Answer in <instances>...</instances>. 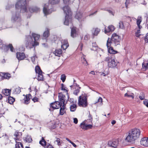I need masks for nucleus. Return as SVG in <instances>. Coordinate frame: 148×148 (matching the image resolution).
Returning a JSON list of instances; mask_svg holds the SVG:
<instances>
[{
	"mask_svg": "<svg viewBox=\"0 0 148 148\" xmlns=\"http://www.w3.org/2000/svg\"><path fill=\"white\" fill-rule=\"evenodd\" d=\"M108 12L110 14H111L113 16L114 15V12H113L111 10H108Z\"/></svg>",
	"mask_w": 148,
	"mask_h": 148,
	"instance_id": "680f3d73",
	"label": "nucleus"
},
{
	"mask_svg": "<svg viewBox=\"0 0 148 148\" xmlns=\"http://www.w3.org/2000/svg\"><path fill=\"white\" fill-rule=\"evenodd\" d=\"M60 0H49V2L51 4H54L58 3Z\"/></svg>",
	"mask_w": 148,
	"mask_h": 148,
	"instance_id": "e433bc0d",
	"label": "nucleus"
},
{
	"mask_svg": "<svg viewBox=\"0 0 148 148\" xmlns=\"http://www.w3.org/2000/svg\"><path fill=\"white\" fill-rule=\"evenodd\" d=\"M140 29H138L137 31L135 33V35L137 37H139L140 35Z\"/></svg>",
	"mask_w": 148,
	"mask_h": 148,
	"instance_id": "c03bdc74",
	"label": "nucleus"
},
{
	"mask_svg": "<svg viewBox=\"0 0 148 148\" xmlns=\"http://www.w3.org/2000/svg\"><path fill=\"white\" fill-rule=\"evenodd\" d=\"M82 60L83 62V64L85 65H87V61H86V59H85V58L84 56H83L82 58Z\"/></svg>",
	"mask_w": 148,
	"mask_h": 148,
	"instance_id": "79ce46f5",
	"label": "nucleus"
},
{
	"mask_svg": "<svg viewBox=\"0 0 148 148\" xmlns=\"http://www.w3.org/2000/svg\"><path fill=\"white\" fill-rule=\"evenodd\" d=\"M46 148H53V147L51 145H48L46 146Z\"/></svg>",
	"mask_w": 148,
	"mask_h": 148,
	"instance_id": "0e129e2a",
	"label": "nucleus"
},
{
	"mask_svg": "<svg viewBox=\"0 0 148 148\" xmlns=\"http://www.w3.org/2000/svg\"><path fill=\"white\" fill-rule=\"evenodd\" d=\"M39 143L43 146H44L46 145V142L44 138H42V139L40 141Z\"/></svg>",
	"mask_w": 148,
	"mask_h": 148,
	"instance_id": "4c0bfd02",
	"label": "nucleus"
},
{
	"mask_svg": "<svg viewBox=\"0 0 148 148\" xmlns=\"http://www.w3.org/2000/svg\"><path fill=\"white\" fill-rule=\"evenodd\" d=\"M56 138V141L58 145L59 146L61 144V142L60 139L57 138Z\"/></svg>",
	"mask_w": 148,
	"mask_h": 148,
	"instance_id": "49530a36",
	"label": "nucleus"
},
{
	"mask_svg": "<svg viewBox=\"0 0 148 148\" xmlns=\"http://www.w3.org/2000/svg\"><path fill=\"white\" fill-rule=\"evenodd\" d=\"M35 71L38 74L42 73V71L39 66H36L35 67Z\"/></svg>",
	"mask_w": 148,
	"mask_h": 148,
	"instance_id": "f704fd0d",
	"label": "nucleus"
},
{
	"mask_svg": "<svg viewBox=\"0 0 148 148\" xmlns=\"http://www.w3.org/2000/svg\"><path fill=\"white\" fill-rule=\"evenodd\" d=\"M112 42L110 38H108L107 41L106 45L108 49V52L110 54H115L118 53L116 51L113 49L112 47L111 46Z\"/></svg>",
	"mask_w": 148,
	"mask_h": 148,
	"instance_id": "1a4fd4ad",
	"label": "nucleus"
},
{
	"mask_svg": "<svg viewBox=\"0 0 148 148\" xmlns=\"http://www.w3.org/2000/svg\"><path fill=\"white\" fill-rule=\"evenodd\" d=\"M62 51L60 49H58L55 50L54 51L53 53L55 54L56 56H60L61 55Z\"/></svg>",
	"mask_w": 148,
	"mask_h": 148,
	"instance_id": "bb28decb",
	"label": "nucleus"
},
{
	"mask_svg": "<svg viewBox=\"0 0 148 148\" xmlns=\"http://www.w3.org/2000/svg\"><path fill=\"white\" fill-rule=\"evenodd\" d=\"M63 2H64V3L65 4H66L67 5L64 7L63 8H64V7H65L68 6V7L70 8L68 6V5L70 3V0H63Z\"/></svg>",
	"mask_w": 148,
	"mask_h": 148,
	"instance_id": "a19ab883",
	"label": "nucleus"
},
{
	"mask_svg": "<svg viewBox=\"0 0 148 148\" xmlns=\"http://www.w3.org/2000/svg\"><path fill=\"white\" fill-rule=\"evenodd\" d=\"M10 90L5 89L3 90L2 93L5 95L8 96L10 94Z\"/></svg>",
	"mask_w": 148,
	"mask_h": 148,
	"instance_id": "cd10ccee",
	"label": "nucleus"
},
{
	"mask_svg": "<svg viewBox=\"0 0 148 148\" xmlns=\"http://www.w3.org/2000/svg\"><path fill=\"white\" fill-rule=\"evenodd\" d=\"M65 105H63L61 106L60 111V115H63L65 112Z\"/></svg>",
	"mask_w": 148,
	"mask_h": 148,
	"instance_id": "a878e982",
	"label": "nucleus"
},
{
	"mask_svg": "<svg viewBox=\"0 0 148 148\" xmlns=\"http://www.w3.org/2000/svg\"><path fill=\"white\" fill-rule=\"evenodd\" d=\"M141 21L142 19L141 17H138L137 20L136 24L138 28L139 29H140L142 27V26L140 25V24Z\"/></svg>",
	"mask_w": 148,
	"mask_h": 148,
	"instance_id": "c85d7f7f",
	"label": "nucleus"
},
{
	"mask_svg": "<svg viewBox=\"0 0 148 148\" xmlns=\"http://www.w3.org/2000/svg\"><path fill=\"white\" fill-rule=\"evenodd\" d=\"M75 18L80 22L83 21L85 18L83 12L80 11L77 12L75 16Z\"/></svg>",
	"mask_w": 148,
	"mask_h": 148,
	"instance_id": "9b49d317",
	"label": "nucleus"
},
{
	"mask_svg": "<svg viewBox=\"0 0 148 148\" xmlns=\"http://www.w3.org/2000/svg\"><path fill=\"white\" fill-rule=\"evenodd\" d=\"M17 141H16V144L15 147L16 148H23L22 144L20 142H17Z\"/></svg>",
	"mask_w": 148,
	"mask_h": 148,
	"instance_id": "72a5a7b5",
	"label": "nucleus"
},
{
	"mask_svg": "<svg viewBox=\"0 0 148 148\" xmlns=\"http://www.w3.org/2000/svg\"><path fill=\"white\" fill-rule=\"evenodd\" d=\"M79 90L77 89L74 91V94L76 95H77V94L79 92Z\"/></svg>",
	"mask_w": 148,
	"mask_h": 148,
	"instance_id": "4d7b16f0",
	"label": "nucleus"
},
{
	"mask_svg": "<svg viewBox=\"0 0 148 148\" xmlns=\"http://www.w3.org/2000/svg\"><path fill=\"white\" fill-rule=\"evenodd\" d=\"M15 8L17 9H20L21 13L25 12L31 13L36 12L40 11L39 8L36 7L34 8L30 7L27 6L26 2V0H20L18 1L15 5Z\"/></svg>",
	"mask_w": 148,
	"mask_h": 148,
	"instance_id": "f257e3e1",
	"label": "nucleus"
},
{
	"mask_svg": "<svg viewBox=\"0 0 148 148\" xmlns=\"http://www.w3.org/2000/svg\"><path fill=\"white\" fill-rule=\"evenodd\" d=\"M16 57L18 60H22L24 59L25 57L24 53L17 52L16 53Z\"/></svg>",
	"mask_w": 148,
	"mask_h": 148,
	"instance_id": "412c9836",
	"label": "nucleus"
},
{
	"mask_svg": "<svg viewBox=\"0 0 148 148\" xmlns=\"http://www.w3.org/2000/svg\"><path fill=\"white\" fill-rule=\"evenodd\" d=\"M89 38V36L88 35H86L84 37V39L85 40H88Z\"/></svg>",
	"mask_w": 148,
	"mask_h": 148,
	"instance_id": "e2e57ef3",
	"label": "nucleus"
},
{
	"mask_svg": "<svg viewBox=\"0 0 148 148\" xmlns=\"http://www.w3.org/2000/svg\"><path fill=\"white\" fill-rule=\"evenodd\" d=\"M31 96L30 95H26L24 100V103L27 104L29 103L30 100L31 98Z\"/></svg>",
	"mask_w": 148,
	"mask_h": 148,
	"instance_id": "b1692460",
	"label": "nucleus"
},
{
	"mask_svg": "<svg viewBox=\"0 0 148 148\" xmlns=\"http://www.w3.org/2000/svg\"><path fill=\"white\" fill-rule=\"evenodd\" d=\"M144 104L148 107V100H145L143 101Z\"/></svg>",
	"mask_w": 148,
	"mask_h": 148,
	"instance_id": "3c124183",
	"label": "nucleus"
},
{
	"mask_svg": "<svg viewBox=\"0 0 148 148\" xmlns=\"http://www.w3.org/2000/svg\"><path fill=\"white\" fill-rule=\"evenodd\" d=\"M11 21L13 22L16 21L17 22L19 23L20 22L21 18L18 13H16L13 14L12 17Z\"/></svg>",
	"mask_w": 148,
	"mask_h": 148,
	"instance_id": "f8f14e48",
	"label": "nucleus"
},
{
	"mask_svg": "<svg viewBox=\"0 0 148 148\" xmlns=\"http://www.w3.org/2000/svg\"><path fill=\"white\" fill-rule=\"evenodd\" d=\"M42 73L38 74L37 79L38 81H43L44 79V77L42 75Z\"/></svg>",
	"mask_w": 148,
	"mask_h": 148,
	"instance_id": "473e14b6",
	"label": "nucleus"
},
{
	"mask_svg": "<svg viewBox=\"0 0 148 148\" xmlns=\"http://www.w3.org/2000/svg\"><path fill=\"white\" fill-rule=\"evenodd\" d=\"M140 3L141 4L143 5H146L147 3L145 1V0H142L140 1Z\"/></svg>",
	"mask_w": 148,
	"mask_h": 148,
	"instance_id": "052dcab7",
	"label": "nucleus"
},
{
	"mask_svg": "<svg viewBox=\"0 0 148 148\" xmlns=\"http://www.w3.org/2000/svg\"><path fill=\"white\" fill-rule=\"evenodd\" d=\"M32 36L34 38V40L30 36H26L25 41L27 47H34L38 45L39 43L37 41L40 37V35L33 33L32 34Z\"/></svg>",
	"mask_w": 148,
	"mask_h": 148,
	"instance_id": "7ed1b4c3",
	"label": "nucleus"
},
{
	"mask_svg": "<svg viewBox=\"0 0 148 148\" xmlns=\"http://www.w3.org/2000/svg\"><path fill=\"white\" fill-rule=\"evenodd\" d=\"M22 135L21 132L16 131L14 134V139L16 141L19 140V139Z\"/></svg>",
	"mask_w": 148,
	"mask_h": 148,
	"instance_id": "6ab92c4d",
	"label": "nucleus"
},
{
	"mask_svg": "<svg viewBox=\"0 0 148 148\" xmlns=\"http://www.w3.org/2000/svg\"><path fill=\"white\" fill-rule=\"evenodd\" d=\"M73 146L75 147H77L76 145L73 142H72L71 143Z\"/></svg>",
	"mask_w": 148,
	"mask_h": 148,
	"instance_id": "69168bd1",
	"label": "nucleus"
},
{
	"mask_svg": "<svg viewBox=\"0 0 148 148\" xmlns=\"http://www.w3.org/2000/svg\"><path fill=\"white\" fill-rule=\"evenodd\" d=\"M145 40L146 42H148V33L147 34L145 38Z\"/></svg>",
	"mask_w": 148,
	"mask_h": 148,
	"instance_id": "6e6d98bb",
	"label": "nucleus"
},
{
	"mask_svg": "<svg viewBox=\"0 0 148 148\" xmlns=\"http://www.w3.org/2000/svg\"><path fill=\"white\" fill-rule=\"evenodd\" d=\"M0 76H1L3 79H8L11 77L10 74L7 73H1Z\"/></svg>",
	"mask_w": 148,
	"mask_h": 148,
	"instance_id": "5701e85b",
	"label": "nucleus"
},
{
	"mask_svg": "<svg viewBox=\"0 0 148 148\" xmlns=\"http://www.w3.org/2000/svg\"><path fill=\"white\" fill-rule=\"evenodd\" d=\"M119 144V141L117 140L110 141L108 143V145L114 147H117Z\"/></svg>",
	"mask_w": 148,
	"mask_h": 148,
	"instance_id": "f3484780",
	"label": "nucleus"
},
{
	"mask_svg": "<svg viewBox=\"0 0 148 148\" xmlns=\"http://www.w3.org/2000/svg\"><path fill=\"white\" fill-rule=\"evenodd\" d=\"M105 61L107 62L108 65L109 67L114 68L116 67L117 64L116 62L115 58L114 56H108L106 57Z\"/></svg>",
	"mask_w": 148,
	"mask_h": 148,
	"instance_id": "0eeeda50",
	"label": "nucleus"
},
{
	"mask_svg": "<svg viewBox=\"0 0 148 148\" xmlns=\"http://www.w3.org/2000/svg\"><path fill=\"white\" fill-rule=\"evenodd\" d=\"M49 36V29H47L43 33V36L45 38H47Z\"/></svg>",
	"mask_w": 148,
	"mask_h": 148,
	"instance_id": "7c9ffc66",
	"label": "nucleus"
},
{
	"mask_svg": "<svg viewBox=\"0 0 148 148\" xmlns=\"http://www.w3.org/2000/svg\"><path fill=\"white\" fill-rule=\"evenodd\" d=\"M66 78V76L64 75H61V79L62 81L63 82H64Z\"/></svg>",
	"mask_w": 148,
	"mask_h": 148,
	"instance_id": "de8ad7c7",
	"label": "nucleus"
},
{
	"mask_svg": "<svg viewBox=\"0 0 148 148\" xmlns=\"http://www.w3.org/2000/svg\"><path fill=\"white\" fill-rule=\"evenodd\" d=\"M140 143L141 145L145 147H148V137H144L142 138L140 141Z\"/></svg>",
	"mask_w": 148,
	"mask_h": 148,
	"instance_id": "dca6fc26",
	"label": "nucleus"
},
{
	"mask_svg": "<svg viewBox=\"0 0 148 148\" xmlns=\"http://www.w3.org/2000/svg\"><path fill=\"white\" fill-rule=\"evenodd\" d=\"M73 123H75V124L77 123L78 122V120L77 119V118H74L73 119Z\"/></svg>",
	"mask_w": 148,
	"mask_h": 148,
	"instance_id": "5fc2aeb1",
	"label": "nucleus"
},
{
	"mask_svg": "<svg viewBox=\"0 0 148 148\" xmlns=\"http://www.w3.org/2000/svg\"><path fill=\"white\" fill-rule=\"evenodd\" d=\"M13 91L14 93L15 94H19L21 92V90L19 87L15 88Z\"/></svg>",
	"mask_w": 148,
	"mask_h": 148,
	"instance_id": "2f4dec72",
	"label": "nucleus"
},
{
	"mask_svg": "<svg viewBox=\"0 0 148 148\" xmlns=\"http://www.w3.org/2000/svg\"><path fill=\"white\" fill-rule=\"evenodd\" d=\"M125 97H132L133 99L134 97V94L129 91H127V92L124 95Z\"/></svg>",
	"mask_w": 148,
	"mask_h": 148,
	"instance_id": "393cba45",
	"label": "nucleus"
},
{
	"mask_svg": "<svg viewBox=\"0 0 148 148\" xmlns=\"http://www.w3.org/2000/svg\"><path fill=\"white\" fill-rule=\"evenodd\" d=\"M77 104L79 106L84 108L86 107L88 105L86 96L82 94L79 97Z\"/></svg>",
	"mask_w": 148,
	"mask_h": 148,
	"instance_id": "423d86ee",
	"label": "nucleus"
},
{
	"mask_svg": "<svg viewBox=\"0 0 148 148\" xmlns=\"http://www.w3.org/2000/svg\"><path fill=\"white\" fill-rule=\"evenodd\" d=\"M52 5H51L47 3L45 4L43 8V12L44 14L46 15L51 13L53 11V10L51 8Z\"/></svg>",
	"mask_w": 148,
	"mask_h": 148,
	"instance_id": "9d476101",
	"label": "nucleus"
},
{
	"mask_svg": "<svg viewBox=\"0 0 148 148\" xmlns=\"http://www.w3.org/2000/svg\"><path fill=\"white\" fill-rule=\"evenodd\" d=\"M100 31V29L98 28H93L91 31L92 34L94 36H97Z\"/></svg>",
	"mask_w": 148,
	"mask_h": 148,
	"instance_id": "4be33fe9",
	"label": "nucleus"
},
{
	"mask_svg": "<svg viewBox=\"0 0 148 148\" xmlns=\"http://www.w3.org/2000/svg\"><path fill=\"white\" fill-rule=\"evenodd\" d=\"M25 140L26 142L30 143L32 141V139L30 136H27L25 138Z\"/></svg>",
	"mask_w": 148,
	"mask_h": 148,
	"instance_id": "ea45409f",
	"label": "nucleus"
},
{
	"mask_svg": "<svg viewBox=\"0 0 148 148\" xmlns=\"http://www.w3.org/2000/svg\"><path fill=\"white\" fill-rule=\"evenodd\" d=\"M139 98L141 100H143L145 98L144 95L142 94L141 95H140Z\"/></svg>",
	"mask_w": 148,
	"mask_h": 148,
	"instance_id": "bf43d9fd",
	"label": "nucleus"
},
{
	"mask_svg": "<svg viewBox=\"0 0 148 148\" xmlns=\"http://www.w3.org/2000/svg\"><path fill=\"white\" fill-rule=\"evenodd\" d=\"M88 118L89 120L84 121L80 124V126L82 129L87 130L92 128V125L91 124L92 123V118L90 114H89Z\"/></svg>",
	"mask_w": 148,
	"mask_h": 148,
	"instance_id": "39448f33",
	"label": "nucleus"
},
{
	"mask_svg": "<svg viewBox=\"0 0 148 148\" xmlns=\"http://www.w3.org/2000/svg\"><path fill=\"white\" fill-rule=\"evenodd\" d=\"M62 105L58 101H56L51 104V107L53 109H57L61 107Z\"/></svg>",
	"mask_w": 148,
	"mask_h": 148,
	"instance_id": "2eb2a0df",
	"label": "nucleus"
},
{
	"mask_svg": "<svg viewBox=\"0 0 148 148\" xmlns=\"http://www.w3.org/2000/svg\"><path fill=\"white\" fill-rule=\"evenodd\" d=\"M110 39L112 43L113 42L115 46L119 44L121 40V37L116 33L113 34L112 35L111 38Z\"/></svg>",
	"mask_w": 148,
	"mask_h": 148,
	"instance_id": "6e6552de",
	"label": "nucleus"
},
{
	"mask_svg": "<svg viewBox=\"0 0 148 148\" xmlns=\"http://www.w3.org/2000/svg\"><path fill=\"white\" fill-rule=\"evenodd\" d=\"M93 45H95V46L92 47L91 49L92 50L95 51L96 49H97V47L95 45L96 44L95 43H93Z\"/></svg>",
	"mask_w": 148,
	"mask_h": 148,
	"instance_id": "8fccbe9b",
	"label": "nucleus"
},
{
	"mask_svg": "<svg viewBox=\"0 0 148 148\" xmlns=\"http://www.w3.org/2000/svg\"><path fill=\"white\" fill-rule=\"evenodd\" d=\"M107 73H102L101 74V75H103L104 76H106V75H107Z\"/></svg>",
	"mask_w": 148,
	"mask_h": 148,
	"instance_id": "774afa93",
	"label": "nucleus"
},
{
	"mask_svg": "<svg viewBox=\"0 0 148 148\" xmlns=\"http://www.w3.org/2000/svg\"><path fill=\"white\" fill-rule=\"evenodd\" d=\"M99 103L101 105L103 104V99L101 97H99L97 101L95 103Z\"/></svg>",
	"mask_w": 148,
	"mask_h": 148,
	"instance_id": "58836bf2",
	"label": "nucleus"
},
{
	"mask_svg": "<svg viewBox=\"0 0 148 148\" xmlns=\"http://www.w3.org/2000/svg\"><path fill=\"white\" fill-rule=\"evenodd\" d=\"M116 121L115 120H113L111 122V123L112 125H114L116 123Z\"/></svg>",
	"mask_w": 148,
	"mask_h": 148,
	"instance_id": "338daca9",
	"label": "nucleus"
},
{
	"mask_svg": "<svg viewBox=\"0 0 148 148\" xmlns=\"http://www.w3.org/2000/svg\"><path fill=\"white\" fill-rule=\"evenodd\" d=\"M62 90H63L64 91H66V92H67L68 90H67V88L64 86V85L63 84L62 85Z\"/></svg>",
	"mask_w": 148,
	"mask_h": 148,
	"instance_id": "603ef678",
	"label": "nucleus"
},
{
	"mask_svg": "<svg viewBox=\"0 0 148 148\" xmlns=\"http://www.w3.org/2000/svg\"><path fill=\"white\" fill-rule=\"evenodd\" d=\"M8 100L9 103L10 104H12L15 101L14 98L11 97H8Z\"/></svg>",
	"mask_w": 148,
	"mask_h": 148,
	"instance_id": "c9c22d12",
	"label": "nucleus"
},
{
	"mask_svg": "<svg viewBox=\"0 0 148 148\" xmlns=\"http://www.w3.org/2000/svg\"><path fill=\"white\" fill-rule=\"evenodd\" d=\"M71 36L73 38H74L77 36V32L78 29L75 27L73 26L71 27Z\"/></svg>",
	"mask_w": 148,
	"mask_h": 148,
	"instance_id": "4468645a",
	"label": "nucleus"
},
{
	"mask_svg": "<svg viewBox=\"0 0 148 148\" xmlns=\"http://www.w3.org/2000/svg\"><path fill=\"white\" fill-rule=\"evenodd\" d=\"M115 29V27L112 25H110L107 27H105L104 32L106 34L109 35H110V32L113 31Z\"/></svg>",
	"mask_w": 148,
	"mask_h": 148,
	"instance_id": "ddd939ff",
	"label": "nucleus"
},
{
	"mask_svg": "<svg viewBox=\"0 0 148 148\" xmlns=\"http://www.w3.org/2000/svg\"><path fill=\"white\" fill-rule=\"evenodd\" d=\"M59 99L60 101V104L64 105H65L66 103V101H65V96L62 94H59L58 96Z\"/></svg>",
	"mask_w": 148,
	"mask_h": 148,
	"instance_id": "aec40b11",
	"label": "nucleus"
},
{
	"mask_svg": "<svg viewBox=\"0 0 148 148\" xmlns=\"http://www.w3.org/2000/svg\"><path fill=\"white\" fill-rule=\"evenodd\" d=\"M32 100L34 101V102H35L38 101V99L37 97H34L32 99Z\"/></svg>",
	"mask_w": 148,
	"mask_h": 148,
	"instance_id": "13d9d810",
	"label": "nucleus"
},
{
	"mask_svg": "<svg viewBox=\"0 0 148 148\" xmlns=\"http://www.w3.org/2000/svg\"><path fill=\"white\" fill-rule=\"evenodd\" d=\"M83 46V44L82 43H80L78 47V49L80 50V51H82V50Z\"/></svg>",
	"mask_w": 148,
	"mask_h": 148,
	"instance_id": "09e8293b",
	"label": "nucleus"
},
{
	"mask_svg": "<svg viewBox=\"0 0 148 148\" xmlns=\"http://www.w3.org/2000/svg\"><path fill=\"white\" fill-rule=\"evenodd\" d=\"M76 105L75 104H72L70 106V110L71 112H74L76 110Z\"/></svg>",
	"mask_w": 148,
	"mask_h": 148,
	"instance_id": "c756f323",
	"label": "nucleus"
},
{
	"mask_svg": "<svg viewBox=\"0 0 148 148\" xmlns=\"http://www.w3.org/2000/svg\"><path fill=\"white\" fill-rule=\"evenodd\" d=\"M5 47L6 48H8V47L10 49V51L12 52H13V47L11 44H9L8 45V47H6V46H5Z\"/></svg>",
	"mask_w": 148,
	"mask_h": 148,
	"instance_id": "37998d69",
	"label": "nucleus"
},
{
	"mask_svg": "<svg viewBox=\"0 0 148 148\" xmlns=\"http://www.w3.org/2000/svg\"><path fill=\"white\" fill-rule=\"evenodd\" d=\"M61 47L64 50L66 49L68 47L69 44L67 40H63L61 41Z\"/></svg>",
	"mask_w": 148,
	"mask_h": 148,
	"instance_id": "a211bd4d",
	"label": "nucleus"
},
{
	"mask_svg": "<svg viewBox=\"0 0 148 148\" xmlns=\"http://www.w3.org/2000/svg\"><path fill=\"white\" fill-rule=\"evenodd\" d=\"M119 27L123 29L124 27V25L122 21H120L119 23Z\"/></svg>",
	"mask_w": 148,
	"mask_h": 148,
	"instance_id": "a18cd8bd",
	"label": "nucleus"
},
{
	"mask_svg": "<svg viewBox=\"0 0 148 148\" xmlns=\"http://www.w3.org/2000/svg\"><path fill=\"white\" fill-rule=\"evenodd\" d=\"M63 10L65 14V19L64 24L66 25H68L71 21L72 13L70 8L68 6L64 7Z\"/></svg>",
	"mask_w": 148,
	"mask_h": 148,
	"instance_id": "20e7f679",
	"label": "nucleus"
},
{
	"mask_svg": "<svg viewBox=\"0 0 148 148\" xmlns=\"http://www.w3.org/2000/svg\"><path fill=\"white\" fill-rule=\"evenodd\" d=\"M31 59L33 63L35 64V56H34L31 58Z\"/></svg>",
	"mask_w": 148,
	"mask_h": 148,
	"instance_id": "864d4df0",
	"label": "nucleus"
},
{
	"mask_svg": "<svg viewBox=\"0 0 148 148\" xmlns=\"http://www.w3.org/2000/svg\"><path fill=\"white\" fill-rule=\"evenodd\" d=\"M140 134V131L139 129H133L128 132L125 140L127 142L134 143L139 138Z\"/></svg>",
	"mask_w": 148,
	"mask_h": 148,
	"instance_id": "f03ea898",
	"label": "nucleus"
}]
</instances>
